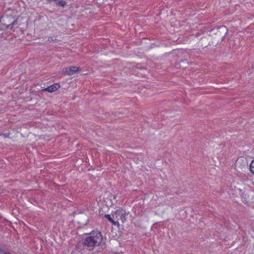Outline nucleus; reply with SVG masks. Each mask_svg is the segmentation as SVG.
I'll list each match as a JSON object with an SVG mask.
<instances>
[{"instance_id": "1", "label": "nucleus", "mask_w": 254, "mask_h": 254, "mask_svg": "<svg viewBox=\"0 0 254 254\" xmlns=\"http://www.w3.org/2000/svg\"><path fill=\"white\" fill-rule=\"evenodd\" d=\"M84 246L88 250L92 251L95 247H99V250L105 248V242L103 241V236L101 232L97 231H92L88 236L86 237L82 242Z\"/></svg>"}, {"instance_id": "2", "label": "nucleus", "mask_w": 254, "mask_h": 254, "mask_svg": "<svg viewBox=\"0 0 254 254\" xmlns=\"http://www.w3.org/2000/svg\"><path fill=\"white\" fill-rule=\"evenodd\" d=\"M81 70V68L76 66H71L65 67L62 70V74L64 75H71Z\"/></svg>"}, {"instance_id": "3", "label": "nucleus", "mask_w": 254, "mask_h": 254, "mask_svg": "<svg viewBox=\"0 0 254 254\" xmlns=\"http://www.w3.org/2000/svg\"><path fill=\"white\" fill-rule=\"evenodd\" d=\"M114 218H115L119 221L121 220L123 223L125 222L126 220L125 214L123 213V210H117L114 214L113 215Z\"/></svg>"}, {"instance_id": "4", "label": "nucleus", "mask_w": 254, "mask_h": 254, "mask_svg": "<svg viewBox=\"0 0 254 254\" xmlns=\"http://www.w3.org/2000/svg\"><path fill=\"white\" fill-rule=\"evenodd\" d=\"M60 88V85L58 84H53L46 88L44 89V91H46L49 92H53L57 90Z\"/></svg>"}, {"instance_id": "5", "label": "nucleus", "mask_w": 254, "mask_h": 254, "mask_svg": "<svg viewBox=\"0 0 254 254\" xmlns=\"http://www.w3.org/2000/svg\"><path fill=\"white\" fill-rule=\"evenodd\" d=\"M18 23V19H15L11 24L8 25H5L6 29H12L16 26Z\"/></svg>"}, {"instance_id": "6", "label": "nucleus", "mask_w": 254, "mask_h": 254, "mask_svg": "<svg viewBox=\"0 0 254 254\" xmlns=\"http://www.w3.org/2000/svg\"><path fill=\"white\" fill-rule=\"evenodd\" d=\"M56 1V3L58 6L64 7L66 4V2L63 0H54Z\"/></svg>"}, {"instance_id": "7", "label": "nucleus", "mask_w": 254, "mask_h": 254, "mask_svg": "<svg viewBox=\"0 0 254 254\" xmlns=\"http://www.w3.org/2000/svg\"><path fill=\"white\" fill-rule=\"evenodd\" d=\"M250 169L251 172L254 174V160H253L250 166Z\"/></svg>"}, {"instance_id": "8", "label": "nucleus", "mask_w": 254, "mask_h": 254, "mask_svg": "<svg viewBox=\"0 0 254 254\" xmlns=\"http://www.w3.org/2000/svg\"><path fill=\"white\" fill-rule=\"evenodd\" d=\"M0 253L1 254H12L11 253L9 252H4V251L2 249H0Z\"/></svg>"}, {"instance_id": "9", "label": "nucleus", "mask_w": 254, "mask_h": 254, "mask_svg": "<svg viewBox=\"0 0 254 254\" xmlns=\"http://www.w3.org/2000/svg\"><path fill=\"white\" fill-rule=\"evenodd\" d=\"M104 217L107 218L108 220H110L112 217H111L110 215L109 214H105Z\"/></svg>"}, {"instance_id": "10", "label": "nucleus", "mask_w": 254, "mask_h": 254, "mask_svg": "<svg viewBox=\"0 0 254 254\" xmlns=\"http://www.w3.org/2000/svg\"><path fill=\"white\" fill-rule=\"evenodd\" d=\"M111 223L114 225H119V222L118 221H115L114 220H113V221Z\"/></svg>"}, {"instance_id": "11", "label": "nucleus", "mask_w": 254, "mask_h": 254, "mask_svg": "<svg viewBox=\"0 0 254 254\" xmlns=\"http://www.w3.org/2000/svg\"><path fill=\"white\" fill-rule=\"evenodd\" d=\"M111 223L113 221V219L112 218L110 220H109Z\"/></svg>"}]
</instances>
